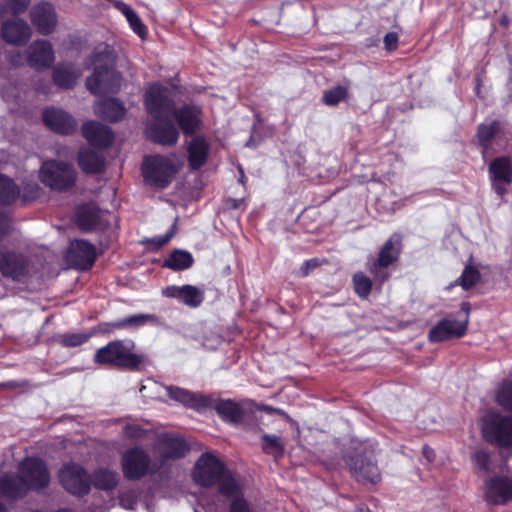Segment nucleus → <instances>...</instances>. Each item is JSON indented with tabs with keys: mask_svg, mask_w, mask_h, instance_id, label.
<instances>
[{
	"mask_svg": "<svg viewBox=\"0 0 512 512\" xmlns=\"http://www.w3.org/2000/svg\"><path fill=\"white\" fill-rule=\"evenodd\" d=\"M50 475L45 463L35 457H27L19 465L18 475H5L0 479V496L13 498L28 490H39L49 484ZM0 512H5L0 503Z\"/></svg>",
	"mask_w": 512,
	"mask_h": 512,
	"instance_id": "nucleus-1",
	"label": "nucleus"
},
{
	"mask_svg": "<svg viewBox=\"0 0 512 512\" xmlns=\"http://www.w3.org/2000/svg\"><path fill=\"white\" fill-rule=\"evenodd\" d=\"M112 56L107 45L96 48L87 63L93 74L87 79V88L94 94L114 93L120 87L121 78L111 69Z\"/></svg>",
	"mask_w": 512,
	"mask_h": 512,
	"instance_id": "nucleus-2",
	"label": "nucleus"
},
{
	"mask_svg": "<svg viewBox=\"0 0 512 512\" xmlns=\"http://www.w3.org/2000/svg\"><path fill=\"white\" fill-rule=\"evenodd\" d=\"M194 481L204 487L219 485L222 494L238 498L239 486L225 470L223 463L213 454L204 453L193 470Z\"/></svg>",
	"mask_w": 512,
	"mask_h": 512,
	"instance_id": "nucleus-3",
	"label": "nucleus"
},
{
	"mask_svg": "<svg viewBox=\"0 0 512 512\" xmlns=\"http://www.w3.org/2000/svg\"><path fill=\"white\" fill-rule=\"evenodd\" d=\"M181 167L175 156H147L142 163V174L148 184L163 189L170 185Z\"/></svg>",
	"mask_w": 512,
	"mask_h": 512,
	"instance_id": "nucleus-4",
	"label": "nucleus"
},
{
	"mask_svg": "<svg viewBox=\"0 0 512 512\" xmlns=\"http://www.w3.org/2000/svg\"><path fill=\"white\" fill-rule=\"evenodd\" d=\"M134 347L132 341H112L97 350L94 360L99 364L135 368L142 362V357L133 352Z\"/></svg>",
	"mask_w": 512,
	"mask_h": 512,
	"instance_id": "nucleus-5",
	"label": "nucleus"
},
{
	"mask_svg": "<svg viewBox=\"0 0 512 512\" xmlns=\"http://www.w3.org/2000/svg\"><path fill=\"white\" fill-rule=\"evenodd\" d=\"M84 137L91 148L80 151L79 166L86 173H97L103 166V159L99 155L98 148L106 147L111 143V130H84Z\"/></svg>",
	"mask_w": 512,
	"mask_h": 512,
	"instance_id": "nucleus-6",
	"label": "nucleus"
},
{
	"mask_svg": "<svg viewBox=\"0 0 512 512\" xmlns=\"http://www.w3.org/2000/svg\"><path fill=\"white\" fill-rule=\"evenodd\" d=\"M482 433L487 441L497 446L512 447V416L489 412L483 419Z\"/></svg>",
	"mask_w": 512,
	"mask_h": 512,
	"instance_id": "nucleus-7",
	"label": "nucleus"
},
{
	"mask_svg": "<svg viewBox=\"0 0 512 512\" xmlns=\"http://www.w3.org/2000/svg\"><path fill=\"white\" fill-rule=\"evenodd\" d=\"M145 107L151 117L159 122L171 120L173 100L171 91L158 83L151 84L145 92Z\"/></svg>",
	"mask_w": 512,
	"mask_h": 512,
	"instance_id": "nucleus-8",
	"label": "nucleus"
},
{
	"mask_svg": "<svg viewBox=\"0 0 512 512\" xmlns=\"http://www.w3.org/2000/svg\"><path fill=\"white\" fill-rule=\"evenodd\" d=\"M40 179L48 187L54 190H66L72 187L76 181L75 169L61 161H46L40 170Z\"/></svg>",
	"mask_w": 512,
	"mask_h": 512,
	"instance_id": "nucleus-9",
	"label": "nucleus"
},
{
	"mask_svg": "<svg viewBox=\"0 0 512 512\" xmlns=\"http://www.w3.org/2000/svg\"><path fill=\"white\" fill-rule=\"evenodd\" d=\"M121 464L124 476L130 480H138L146 474H154L160 469V466L151 462L149 455L138 447L126 450Z\"/></svg>",
	"mask_w": 512,
	"mask_h": 512,
	"instance_id": "nucleus-10",
	"label": "nucleus"
},
{
	"mask_svg": "<svg viewBox=\"0 0 512 512\" xmlns=\"http://www.w3.org/2000/svg\"><path fill=\"white\" fill-rule=\"evenodd\" d=\"M461 310L464 313L461 319L446 318L434 326L429 332V340L432 342H441L462 337L466 333L469 321V303H462Z\"/></svg>",
	"mask_w": 512,
	"mask_h": 512,
	"instance_id": "nucleus-11",
	"label": "nucleus"
},
{
	"mask_svg": "<svg viewBox=\"0 0 512 512\" xmlns=\"http://www.w3.org/2000/svg\"><path fill=\"white\" fill-rule=\"evenodd\" d=\"M63 488L73 495H84L90 490V479L85 470L77 464H65L59 471Z\"/></svg>",
	"mask_w": 512,
	"mask_h": 512,
	"instance_id": "nucleus-12",
	"label": "nucleus"
},
{
	"mask_svg": "<svg viewBox=\"0 0 512 512\" xmlns=\"http://www.w3.org/2000/svg\"><path fill=\"white\" fill-rule=\"evenodd\" d=\"M489 175L496 194L503 197L512 182V160L508 157H498L489 165Z\"/></svg>",
	"mask_w": 512,
	"mask_h": 512,
	"instance_id": "nucleus-13",
	"label": "nucleus"
},
{
	"mask_svg": "<svg viewBox=\"0 0 512 512\" xmlns=\"http://www.w3.org/2000/svg\"><path fill=\"white\" fill-rule=\"evenodd\" d=\"M187 449L185 441L175 433L160 434L153 448L155 454L163 460L181 458Z\"/></svg>",
	"mask_w": 512,
	"mask_h": 512,
	"instance_id": "nucleus-14",
	"label": "nucleus"
},
{
	"mask_svg": "<svg viewBox=\"0 0 512 512\" xmlns=\"http://www.w3.org/2000/svg\"><path fill=\"white\" fill-rule=\"evenodd\" d=\"M185 132L189 166L191 169L197 170L206 163L210 146L204 137L194 133L195 130H185Z\"/></svg>",
	"mask_w": 512,
	"mask_h": 512,
	"instance_id": "nucleus-15",
	"label": "nucleus"
},
{
	"mask_svg": "<svg viewBox=\"0 0 512 512\" xmlns=\"http://www.w3.org/2000/svg\"><path fill=\"white\" fill-rule=\"evenodd\" d=\"M361 449L359 453L356 454V457H350L347 461V464L350 467V470L353 472L355 477L360 482H368L371 484H376L380 480V472L377 465L371 461L370 458L366 456L363 457L361 452L366 447L365 444H360Z\"/></svg>",
	"mask_w": 512,
	"mask_h": 512,
	"instance_id": "nucleus-16",
	"label": "nucleus"
},
{
	"mask_svg": "<svg viewBox=\"0 0 512 512\" xmlns=\"http://www.w3.org/2000/svg\"><path fill=\"white\" fill-rule=\"evenodd\" d=\"M96 259L95 247L85 240H74L67 252V261L75 268H90Z\"/></svg>",
	"mask_w": 512,
	"mask_h": 512,
	"instance_id": "nucleus-17",
	"label": "nucleus"
},
{
	"mask_svg": "<svg viewBox=\"0 0 512 512\" xmlns=\"http://www.w3.org/2000/svg\"><path fill=\"white\" fill-rule=\"evenodd\" d=\"M400 240L398 237H391L379 253L378 261L369 262V270L374 274L376 279L381 281L387 278V273L382 271V268L389 266L393 263L399 255Z\"/></svg>",
	"mask_w": 512,
	"mask_h": 512,
	"instance_id": "nucleus-18",
	"label": "nucleus"
},
{
	"mask_svg": "<svg viewBox=\"0 0 512 512\" xmlns=\"http://www.w3.org/2000/svg\"><path fill=\"white\" fill-rule=\"evenodd\" d=\"M1 35L8 43L24 45L31 38L32 30L27 22L14 18L3 23Z\"/></svg>",
	"mask_w": 512,
	"mask_h": 512,
	"instance_id": "nucleus-19",
	"label": "nucleus"
},
{
	"mask_svg": "<svg viewBox=\"0 0 512 512\" xmlns=\"http://www.w3.org/2000/svg\"><path fill=\"white\" fill-rule=\"evenodd\" d=\"M30 18L38 32L44 35L51 33L57 24L55 10L49 3L34 6L30 12Z\"/></svg>",
	"mask_w": 512,
	"mask_h": 512,
	"instance_id": "nucleus-20",
	"label": "nucleus"
},
{
	"mask_svg": "<svg viewBox=\"0 0 512 512\" xmlns=\"http://www.w3.org/2000/svg\"><path fill=\"white\" fill-rule=\"evenodd\" d=\"M165 389L171 399L198 411L206 410L207 406L211 403L210 395L192 393L188 390L174 386H169Z\"/></svg>",
	"mask_w": 512,
	"mask_h": 512,
	"instance_id": "nucleus-21",
	"label": "nucleus"
},
{
	"mask_svg": "<svg viewBox=\"0 0 512 512\" xmlns=\"http://www.w3.org/2000/svg\"><path fill=\"white\" fill-rule=\"evenodd\" d=\"M163 295L178 299L183 304L196 308L204 301V291L192 285L168 286L163 290Z\"/></svg>",
	"mask_w": 512,
	"mask_h": 512,
	"instance_id": "nucleus-22",
	"label": "nucleus"
},
{
	"mask_svg": "<svg viewBox=\"0 0 512 512\" xmlns=\"http://www.w3.org/2000/svg\"><path fill=\"white\" fill-rule=\"evenodd\" d=\"M485 497L494 504H503L512 498V478L494 477L486 483Z\"/></svg>",
	"mask_w": 512,
	"mask_h": 512,
	"instance_id": "nucleus-23",
	"label": "nucleus"
},
{
	"mask_svg": "<svg viewBox=\"0 0 512 512\" xmlns=\"http://www.w3.org/2000/svg\"><path fill=\"white\" fill-rule=\"evenodd\" d=\"M477 137L484 157L508 147L503 130H479Z\"/></svg>",
	"mask_w": 512,
	"mask_h": 512,
	"instance_id": "nucleus-24",
	"label": "nucleus"
},
{
	"mask_svg": "<svg viewBox=\"0 0 512 512\" xmlns=\"http://www.w3.org/2000/svg\"><path fill=\"white\" fill-rule=\"evenodd\" d=\"M175 120L180 128H197L203 125V113L196 105H185L172 111L171 120Z\"/></svg>",
	"mask_w": 512,
	"mask_h": 512,
	"instance_id": "nucleus-25",
	"label": "nucleus"
},
{
	"mask_svg": "<svg viewBox=\"0 0 512 512\" xmlns=\"http://www.w3.org/2000/svg\"><path fill=\"white\" fill-rule=\"evenodd\" d=\"M215 409L219 416L227 422H238L242 419L243 410L241 406L230 399L223 400L211 396V403L207 409Z\"/></svg>",
	"mask_w": 512,
	"mask_h": 512,
	"instance_id": "nucleus-26",
	"label": "nucleus"
},
{
	"mask_svg": "<svg viewBox=\"0 0 512 512\" xmlns=\"http://www.w3.org/2000/svg\"><path fill=\"white\" fill-rule=\"evenodd\" d=\"M29 63L35 68L48 67L54 60L51 44L41 40L34 42L30 48Z\"/></svg>",
	"mask_w": 512,
	"mask_h": 512,
	"instance_id": "nucleus-27",
	"label": "nucleus"
},
{
	"mask_svg": "<svg viewBox=\"0 0 512 512\" xmlns=\"http://www.w3.org/2000/svg\"><path fill=\"white\" fill-rule=\"evenodd\" d=\"M1 273L12 279H19L26 273V262L22 256L14 253H2L0 255Z\"/></svg>",
	"mask_w": 512,
	"mask_h": 512,
	"instance_id": "nucleus-28",
	"label": "nucleus"
},
{
	"mask_svg": "<svg viewBox=\"0 0 512 512\" xmlns=\"http://www.w3.org/2000/svg\"><path fill=\"white\" fill-rule=\"evenodd\" d=\"M43 123L48 128H71L75 121L73 117L63 109L48 107L42 113Z\"/></svg>",
	"mask_w": 512,
	"mask_h": 512,
	"instance_id": "nucleus-29",
	"label": "nucleus"
},
{
	"mask_svg": "<svg viewBox=\"0 0 512 512\" xmlns=\"http://www.w3.org/2000/svg\"><path fill=\"white\" fill-rule=\"evenodd\" d=\"M95 113L110 122H116L124 117L125 108L115 99H106L95 105Z\"/></svg>",
	"mask_w": 512,
	"mask_h": 512,
	"instance_id": "nucleus-30",
	"label": "nucleus"
},
{
	"mask_svg": "<svg viewBox=\"0 0 512 512\" xmlns=\"http://www.w3.org/2000/svg\"><path fill=\"white\" fill-rule=\"evenodd\" d=\"M80 76L81 72L72 65H61L54 71L55 83L63 88L72 87Z\"/></svg>",
	"mask_w": 512,
	"mask_h": 512,
	"instance_id": "nucleus-31",
	"label": "nucleus"
},
{
	"mask_svg": "<svg viewBox=\"0 0 512 512\" xmlns=\"http://www.w3.org/2000/svg\"><path fill=\"white\" fill-rule=\"evenodd\" d=\"M192 264V255L188 251L184 250H175L164 262L165 267L176 271L188 269Z\"/></svg>",
	"mask_w": 512,
	"mask_h": 512,
	"instance_id": "nucleus-32",
	"label": "nucleus"
},
{
	"mask_svg": "<svg viewBox=\"0 0 512 512\" xmlns=\"http://www.w3.org/2000/svg\"><path fill=\"white\" fill-rule=\"evenodd\" d=\"M146 138L161 146H172L179 139L178 130H146Z\"/></svg>",
	"mask_w": 512,
	"mask_h": 512,
	"instance_id": "nucleus-33",
	"label": "nucleus"
},
{
	"mask_svg": "<svg viewBox=\"0 0 512 512\" xmlns=\"http://www.w3.org/2000/svg\"><path fill=\"white\" fill-rule=\"evenodd\" d=\"M495 399L504 410L512 412V380L504 379L495 391Z\"/></svg>",
	"mask_w": 512,
	"mask_h": 512,
	"instance_id": "nucleus-34",
	"label": "nucleus"
},
{
	"mask_svg": "<svg viewBox=\"0 0 512 512\" xmlns=\"http://www.w3.org/2000/svg\"><path fill=\"white\" fill-rule=\"evenodd\" d=\"M20 191L8 177L0 175V202L10 204L19 197Z\"/></svg>",
	"mask_w": 512,
	"mask_h": 512,
	"instance_id": "nucleus-35",
	"label": "nucleus"
},
{
	"mask_svg": "<svg viewBox=\"0 0 512 512\" xmlns=\"http://www.w3.org/2000/svg\"><path fill=\"white\" fill-rule=\"evenodd\" d=\"M118 483V474L116 472L99 469L94 474V485L103 490L114 488Z\"/></svg>",
	"mask_w": 512,
	"mask_h": 512,
	"instance_id": "nucleus-36",
	"label": "nucleus"
},
{
	"mask_svg": "<svg viewBox=\"0 0 512 512\" xmlns=\"http://www.w3.org/2000/svg\"><path fill=\"white\" fill-rule=\"evenodd\" d=\"M122 13L125 15L133 31L138 34L142 39L147 34V28L142 24L137 14L127 5H123L121 8Z\"/></svg>",
	"mask_w": 512,
	"mask_h": 512,
	"instance_id": "nucleus-37",
	"label": "nucleus"
},
{
	"mask_svg": "<svg viewBox=\"0 0 512 512\" xmlns=\"http://www.w3.org/2000/svg\"><path fill=\"white\" fill-rule=\"evenodd\" d=\"M122 13L125 15L133 31L138 34L142 39L147 34V28L142 24L137 14L127 5H123L121 8Z\"/></svg>",
	"mask_w": 512,
	"mask_h": 512,
	"instance_id": "nucleus-38",
	"label": "nucleus"
},
{
	"mask_svg": "<svg viewBox=\"0 0 512 512\" xmlns=\"http://www.w3.org/2000/svg\"><path fill=\"white\" fill-rule=\"evenodd\" d=\"M122 13L125 15L133 31L138 34L142 39L147 34V28L142 24L137 14L127 5H123L121 8Z\"/></svg>",
	"mask_w": 512,
	"mask_h": 512,
	"instance_id": "nucleus-39",
	"label": "nucleus"
},
{
	"mask_svg": "<svg viewBox=\"0 0 512 512\" xmlns=\"http://www.w3.org/2000/svg\"><path fill=\"white\" fill-rule=\"evenodd\" d=\"M122 13L125 15L133 31L138 34L142 39L147 34V28L142 24L137 14L127 5H123L121 8Z\"/></svg>",
	"mask_w": 512,
	"mask_h": 512,
	"instance_id": "nucleus-40",
	"label": "nucleus"
},
{
	"mask_svg": "<svg viewBox=\"0 0 512 512\" xmlns=\"http://www.w3.org/2000/svg\"><path fill=\"white\" fill-rule=\"evenodd\" d=\"M348 96L347 88L344 86H336L324 92L323 101L329 106H335L339 102L345 100Z\"/></svg>",
	"mask_w": 512,
	"mask_h": 512,
	"instance_id": "nucleus-41",
	"label": "nucleus"
},
{
	"mask_svg": "<svg viewBox=\"0 0 512 512\" xmlns=\"http://www.w3.org/2000/svg\"><path fill=\"white\" fill-rule=\"evenodd\" d=\"M262 440L263 449L266 453L272 454L274 456H281L283 454V443L277 436L265 434L263 435Z\"/></svg>",
	"mask_w": 512,
	"mask_h": 512,
	"instance_id": "nucleus-42",
	"label": "nucleus"
},
{
	"mask_svg": "<svg viewBox=\"0 0 512 512\" xmlns=\"http://www.w3.org/2000/svg\"><path fill=\"white\" fill-rule=\"evenodd\" d=\"M353 282L355 291L360 297L365 298L369 295L371 290V281L366 275L362 272L356 273L353 277Z\"/></svg>",
	"mask_w": 512,
	"mask_h": 512,
	"instance_id": "nucleus-43",
	"label": "nucleus"
},
{
	"mask_svg": "<svg viewBox=\"0 0 512 512\" xmlns=\"http://www.w3.org/2000/svg\"><path fill=\"white\" fill-rule=\"evenodd\" d=\"M156 317L151 314H138L126 319L121 320L116 324L117 327H125V326H142L148 322H155Z\"/></svg>",
	"mask_w": 512,
	"mask_h": 512,
	"instance_id": "nucleus-44",
	"label": "nucleus"
},
{
	"mask_svg": "<svg viewBox=\"0 0 512 512\" xmlns=\"http://www.w3.org/2000/svg\"><path fill=\"white\" fill-rule=\"evenodd\" d=\"M479 278L480 274L478 270L472 266H467L459 279L460 285L464 289H469L477 283Z\"/></svg>",
	"mask_w": 512,
	"mask_h": 512,
	"instance_id": "nucleus-45",
	"label": "nucleus"
},
{
	"mask_svg": "<svg viewBox=\"0 0 512 512\" xmlns=\"http://www.w3.org/2000/svg\"><path fill=\"white\" fill-rule=\"evenodd\" d=\"M89 339V335L86 333H73L63 335L61 337V343L67 347H75L85 343Z\"/></svg>",
	"mask_w": 512,
	"mask_h": 512,
	"instance_id": "nucleus-46",
	"label": "nucleus"
},
{
	"mask_svg": "<svg viewBox=\"0 0 512 512\" xmlns=\"http://www.w3.org/2000/svg\"><path fill=\"white\" fill-rule=\"evenodd\" d=\"M472 462L475 468L483 472L489 471V454L486 451H476L472 456Z\"/></svg>",
	"mask_w": 512,
	"mask_h": 512,
	"instance_id": "nucleus-47",
	"label": "nucleus"
},
{
	"mask_svg": "<svg viewBox=\"0 0 512 512\" xmlns=\"http://www.w3.org/2000/svg\"><path fill=\"white\" fill-rule=\"evenodd\" d=\"M123 435L128 439L141 438L144 430L136 423H126L123 426Z\"/></svg>",
	"mask_w": 512,
	"mask_h": 512,
	"instance_id": "nucleus-48",
	"label": "nucleus"
},
{
	"mask_svg": "<svg viewBox=\"0 0 512 512\" xmlns=\"http://www.w3.org/2000/svg\"><path fill=\"white\" fill-rule=\"evenodd\" d=\"M31 0H7V7L13 14L22 13L26 10Z\"/></svg>",
	"mask_w": 512,
	"mask_h": 512,
	"instance_id": "nucleus-49",
	"label": "nucleus"
},
{
	"mask_svg": "<svg viewBox=\"0 0 512 512\" xmlns=\"http://www.w3.org/2000/svg\"><path fill=\"white\" fill-rule=\"evenodd\" d=\"M176 232V224H174L171 228V231H169L168 233H166L164 236H157V237H154L153 239H151V242L155 244V246L157 248L165 245L166 243H168L171 238L174 236Z\"/></svg>",
	"mask_w": 512,
	"mask_h": 512,
	"instance_id": "nucleus-50",
	"label": "nucleus"
},
{
	"mask_svg": "<svg viewBox=\"0 0 512 512\" xmlns=\"http://www.w3.org/2000/svg\"><path fill=\"white\" fill-rule=\"evenodd\" d=\"M231 512H250L247 503L240 498H235L231 505Z\"/></svg>",
	"mask_w": 512,
	"mask_h": 512,
	"instance_id": "nucleus-51",
	"label": "nucleus"
},
{
	"mask_svg": "<svg viewBox=\"0 0 512 512\" xmlns=\"http://www.w3.org/2000/svg\"><path fill=\"white\" fill-rule=\"evenodd\" d=\"M398 42V35L395 32H390L386 34L384 38L385 47L389 50H392L396 47Z\"/></svg>",
	"mask_w": 512,
	"mask_h": 512,
	"instance_id": "nucleus-52",
	"label": "nucleus"
},
{
	"mask_svg": "<svg viewBox=\"0 0 512 512\" xmlns=\"http://www.w3.org/2000/svg\"><path fill=\"white\" fill-rule=\"evenodd\" d=\"M317 265L318 263L316 259L306 261L300 269L301 275L306 276L310 270L314 269Z\"/></svg>",
	"mask_w": 512,
	"mask_h": 512,
	"instance_id": "nucleus-53",
	"label": "nucleus"
},
{
	"mask_svg": "<svg viewBox=\"0 0 512 512\" xmlns=\"http://www.w3.org/2000/svg\"><path fill=\"white\" fill-rule=\"evenodd\" d=\"M423 455L429 462L433 461L435 458L434 450L427 446L423 447Z\"/></svg>",
	"mask_w": 512,
	"mask_h": 512,
	"instance_id": "nucleus-54",
	"label": "nucleus"
},
{
	"mask_svg": "<svg viewBox=\"0 0 512 512\" xmlns=\"http://www.w3.org/2000/svg\"><path fill=\"white\" fill-rule=\"evenodd\" d=\"M18 386L15 381L0 382V389H15Z\"/></svg>",
	"mask_w": 512,
	"mask_h": 512,
	"instance_id": "nucleus-55",
	"label": "nucleus"
},
{
	"mask_svg": "<svg viewBox=\"0 0 512 512\" xmlns=\"http://www.w3.org/2000/svg\"><path fill=\"white\" fill-rule=\"evenodd\" d=\"M36 190H37V186H36V185H34V186L31 188V195L27 196L26 194H24V198H25V199L33 198V197H34V194L36 193Z\"/></svg>",
	"mask_w": 512,
	"mask_h": 512,
	"instance_id": "nucleus-56",
	"label": "nucleus"
},
{
	"mask_svg": "<svg viewBox=\"0 0 512 512\" xmlns=\"http://www.w3.org/2000/svg\"><path fill=\"white\" fill-rule=\"evenodd\" d=\"M357 512H370L368 509L360 508L357 510Z\"/></svg>",
	"mask_w": 512,
	"mask_h": 512,
	"instance_id": "nucleus-57",
	"label": "nucleus"
},
{
	"mask_svg": "<svg viewBox=\"0 0 512 512\" xmlns=\"http://www.w3.org/2000/svg\"><path fill=\"white\" fill-rule=\"evenodd\" d=\"M58 512H70V511L67 509H62V510H59Z\"/></svg>",
	"mask_w": 512,
	"mask_h": 512,
	"instance_id": "nucleus-58",
	"label": "nucleus"
},
{
	"mask_svg": "<svg viewBox=\"0 0 512 512\" xmlns=\"http://www.w3.org/2000/svg\"><path fill=\"white\" fill-rule=\"evenodd\" d=\"M3 15V11H2V8H0V18L2 17Z\"/></svg>",
	"mask_w": 512,
	"mask_h": 512,
	"instance_id": "nucleus-59",
	"label": "nucleus"
}]
</instances>
